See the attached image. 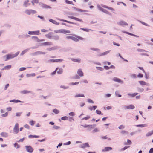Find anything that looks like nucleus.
<instances>
[{
	"label": "nucleus",
	"instance_id": "obj_47",
	"mask_svg": "<svg viewBox=\"0 0 153 153\" xmlns=\"http://www.w3.org/2000/svg\"><path fill=\"white\" fill-rule=\"evenodd\" d=\"M97 7L99 10L102 12L104 9L102 8L99 5H97Z\"/></svg>",
	"mask_w": 153,
	"mask_h": 153
},
{
	"label": "nucleus",
	"instance_id": "obj_57",
	"mask_svg": "<svg viewBox=\"0 0 153 153\" xmlns=\"http://www.w3.org/2000/svg\"><path fill=\"white\" fill-rule=\"evenodd\" d=\"M7 55H5L4 56L2 57V58H3V59L5 61H6L8 60V59L7 58Z\"/></svg>",
	"mask_w": 153,
	"mask_h": 153
},
{
	"label": "nucleus",
	"instance_id": "obj_30",
	"mask_svg": "<svg viewBox=\"0 0 153 153\" xmlns=\"http://www.w3.org/2000/svg\"><path fill=\"white\" fill-rule=\"evenodd\" d=\"M57 19L58 20H59V21L65 22H67V23H69L70 24H75L74 22H71L69 21H68L65 20H64V19H59V18Z\"/></svg>",
	"mask_w": 153,
	"mask_h": 153
},
{
	"label": "nucleus",
	"instance_id": "obj_10",
	"mask_svg": "<svg viewBox=\"0 0 153 153\" xmlns=\"http://www.w3.org/2000/svg\"><path fill=\"white\" fill-rule=\"evenodd\" d=\"M28 33L30 35H38L40 34V33H39V30L36 31H29L28 32Z\"/></svg>",
	"mask_w": 153,
	"mask_h": 153
},
{
	"label": "nucleus",
	"instance_id": "obj_17",
	"mask_svg": "<svg viewBox=\"0 0 153 153\" xmlns=\"http://www.w3.org/2000/svg\"><path fill=\"white\" fill-rule=\"evenodd\" d=\"M61 33L65 34L69 33L71 32L70 30L65 29H61Z\"/></svg>",
	"mask_w": 153,
	"mask_h": 153
},
{
	"label": "nucleus",
	"instance_id": "obj_40",
	"mask_svg": "<svg viewBox=\"0 0 153 153\" xmlns=\"http://www.w3.org/2000/svg\"><path fill=\"white\" fill-rule=\"evenodd\" d=\"M138 82L141 85H145L146 82L143 81H140Z\"/></svg>",
	"mask_w": 153,
	"mask_h": 153
},
{
	"label": "nucleus",
	"instance_id": "obj_1",
	"mask_svg": "<svg viewBox=\"0 0 153 153\" xmlns=\"http://www.w3.org/2000/svg\"><path fill=\"white\" fill-rule=\"evenodd\" d=\"M75 36L76 37L72 36H68L66 37V38L67 39H71L75 42H79V39L80 40L83 39V38L80 36L77 35H75Z\"/></svg>",
	"mask_w": 153,
	"mask_h": 153
},
{
	"label": "nucleus",
	"instance_id": "obj_37",
	"mask_svg": "<svg viewBox=\"0 0 153 153\" xmlns=\"http://www.w3.org/2000/svg\"><path fill=\"white\" fill-rule=\"evenodd\" d=\"M53 112L55 113V114H57L59 113L60 111L59 110L56 109H54L52 111Z\"/></svg>",
	"mask_w": 153,
	"mask_h": 153
},
{
	"label": "nucleus",
	"instance_id": "obj_9",
	"mask_svg": "<svg viewBox=\"0 0 153 153\" xmlns=\"http://www.w3.org/2000/svg\"><path fill=\"white\" fill-rule=\"evenodd\" d=\"M26 150L28 152L31 153L33 152V149L30 146H25Z\"/></svg>",
	"mask_w": 153,
	"mask_h": 153
},
{
	"label": "nucleus",
	"instance_id": "obj_27",
	"mask_svg": "<svg viewBox=\"0 0 153 153\" xmlns=\"http://www.w3.org/2000/svg\"><path fill=\"white\" fill-rule=\"evenodd\" d=\"M71 60L73 62H77L78 63H80L81 62V59H76L72 58L71 59Z\"/></svg>",
	"mask_w": 153,
	"mask_h": 153
},
{
	"label": "nucleus",
	"instance_id": "obj_2",
	"mask_svg": "<svg viewBox=\"0 0 153 153\" xmlns=\"http://www.w3.org/2000/svg\"><path fill=\"white\" fill-rule=\"evenodd\" d=\"M24 13L28 15H33L36 13V11L31 9H27L25 10Z\"/></svg>",
	"mask_w": 153,
	"mask_h": 153
},
{
	"label": "nucleus",
	"instance_id": "obj_45",
	"mask_svg": "<svg viewBox=\"0 0 153 153\" xmlns=\"http://www.w3.org/2000/svg\"><path fill=\"white\" fill-rule=\"evenodd\" d=\"M61 119L63 120H66L68 119V117L66 116L62 117H61Z\"/></svg>",
	"mask_w": 153,
	"mask_h": 153
},
{
	"label": "nucleus",
	"instance_id": "obj_20",
	"mask_svg": "<svg viewBox=\"0 0 153 153\" xmlns=\"http://www.w3.org/2000/svg\"><path fill=\"white\" fill-rule=\"evenodd\" d=\"M52 33H49L48 34H46L45 35V36L47 38L49 39H52Z\"/></svg>",
	"mask_w": 153,
	"mask_h": 153
},
{
	"label": "nucleus",
	"instance_id": "obj_51",
	"mask_svg": "<svg viewBox=\"0 0 153 153\" xmlns=\"http://www.w3.org/2000/svg\"><path fill=\"white\" fill-rule=\"evenodd\" d=\"M137 51L139 52H148V51H147L145 50H144L143 49H137Z\"/></svg>",
	"mask_w": 153,
	"mask_h": 153
},
{
	"label": "nucleus",
	"instance_id": "obj_26",
	"mask_svg": "<svg viewBox=\"0 0 153 153\" xmlns=\"http://www.w3.org/2000/svg\"><path fill=\"white\" fill-rule=\"evenodd\" d=\"M31 93V91H28L27 90H24L22 91H21L20 92V93L22 94H27L30 93Z\"/></svg>",
	"mask_w": 153,
	"mask_h": 153
},
{
	"label": "nucleus",
	"instance_id": "obj_29",
	"mask_svg": "<svg viewBox=\"0 0 153 153\" xmlns=\"http://www.w3.org/2000/svg\"><path fill=\"white\" fill-rule=\"evenodd\" d=\"M60 88L66 90L68 89L69 88V87L68 86H66L64 85H61L60 86Z\"/></svg>",
	"mask_w": 153,
	"mask_h": 153
},
{
	"label": "nucleus",
	"instance_id": "obj_64",
	"mask_svg": "<svg viewBox=\"0 0 153 153\" xmlns=\"http://www.w3.org/2000/svg\"><path fill=\"white\" fill-rule=\"evenodd\" d=\"M75 113L73 112H70L68 113V115L74 117L75 115Z\"/></svg>",
	"mask_w": 153,
	"mask_h": 153
},
{
	"label": "nucleus",
	"instance_id": "obj_15",
	"mask_svg": "<svg viewBox=\"0 0 153 153\" xmlns=\"http://www.w3.org/2000/svg\"><path fill=\"white\" fill-rule=\"evenodd\" d=\"M112 149V148L110 147H105L104 148L102 149V152H106L110 150H111Z\"/></svg>",
	"mask_w": 153,
	"mask_h": 153
},
{
	"label": "nucleus",
	"instance_id": "obj_32",
	"mask_svg": "<svg viewBox=\"0 0 153 153\" xmlns=\"http://www.w3.org/2000/svg\"><path fill=\"white\" fill-rule=\"evenodd\" d=\"M28 137L30 138H39V136L36 135H30L28 136Z\"/></svg>",
	"mask_w": 153,
	"mask_h": 153
},
{
	"label": "nucleus",
	"instance_id": "obj_42",
	"mask_svg": "<svg viewBox=\"0 0 153 153\" xmlns=\"http://www.w3.org/2000/svg\"><path fill=\"white\" fill-rule=\"evenodd\" d=\"M81 30H82L84 31H85L87 32H88L90 31H93L92 30L90 29H85V28H80Z\"/></svg>",
	"mask_w": 153,
	"mask_h": 153
},
{
	"label": "nucleus",
	"instance_id": "obj_23",
	"mask_svg": "<svg viewBox=\"0 0 153 153\" xmlns=\"http://www.w3.org/2000/svg\"><path fill=\"white\" fill-rule=\"evenodd\" d=\"M57 72L58 74H62L63 72V69L61 68H58V70L57 71Z\"/></svg>",
	"mask_w": 153,
	"mask_h": 153
},
{
	"label": "nucleus",
	"instance_id": "obj_25",
	"mask_svg": "<svg viewBox=\"0 0 153 153\" xmlns=\"http://www.w3.org/2000/svg\"><path fill=\"white\" fill-rule=\"evenodd\" d=\"M31 39L35 42H39L40 41V39L37 37L36 36H33Z\"/></svg>",
	"mask_w": 153,
	"mask_h": 153
},
{
	"label": "nucleus",
	"instance_id": "obj_63",
	"mask_svg": "<svg viewBox=\"0 0 153 153\" xmlns=\"http://www.w3.org/2000/svg\"><path fill=\"white\" fill-rule=\"evenodd\" d=\"M111 94H107L105 95L104 97L105 98H109L111 97Z\"/></svg>",
	"mask_w": 153,
	"mask_h": 153
},
{
	"label": "nucleus",
	"instance_id": "obj_33",
	"mask_svg": "<svg viewBox=\"0 0 153 153\" xmlns=\"http://www.w3.org/2000/svg\"><path fill=\"white\" fill-rule=\"evenodd\" d=\"M52 39H53L55 40H58L59 39V37L58 35H57L53 36H52Z\"/></svg>",
	"mask_w": 153,
	"mask_h": 153
},
{
	"label": "nucleus",
	"instance_id": "obj_53",
	"mask_svg": "<svg viewBox=\"0 0 153 153\" xmlns=\"http://www.w3.org/2000/svg\"><path fill=\"white\" fill-rule=\"evenodd\" d=\"M90 126H89V127H88V128L90 129V130H91V129L94 128L96 126V125H95V124L91 125H90Z\"/></svg>",
	"mask_w": 153,
	"mask_h": 153
},
{
	"label": "nucleus",
	"instance_id": "obj_61",
	"mask_svg": "<svg viewBox=\"0 0 153 153\" xmlns=\"http://www.w3.org/2000/svg\"><path fill=\"white\" fill-rule=\"evenodd\" d=\"M102 12L104 13H105L106 14H108L109 15H111V13H109L108 11L107 10L105 9H104Z\"/></svg>",
	"mask_w": 153,
	"mask_h": 153
},
{
	"label": "nucleus",
	"instance_id": "obj_34",
	"mask_svg": "<svg viewBox=\"0 0 153 153\" xmlns=\"http://www.w3.org/2000/svg\"><path fill=\"white\" fill-rule=\"evenodd\" d=\"M75 97H85V96L83 94H76L75 95Z\"/></svg>",
	"mask_w": 153,
	"mask_h": 153
},
{
	"label": "nucleus",
	"instance_id": "obj_59",
	"mask_svg": "<svg viewBox=\"0 0 153 153\" xmlns=\"http://www.w3.org/2000/svg\"><path fill=\"white\" fill-rule=\"evenodd\" d=\"M125 128V126L123 125H120L119 127H118V128L119 129H124V128Z\"/></svg>",
	"mask_w": 153,
	"mask_h": 153
},
{
	"label": "nucleus",
	"instance_id": "obj_21",
	"mask_svg": "<svg viewBox=\"0 0 153 153\" xmlns=\"http://www.w3.org/2000/svg\"><path fill=\"white\" fill-rule=\"evenodd\" d=\"M9 102H13L14 103H18V102H22L23 103L24 102L23 101H21L20 100H10Z\"/></svg>",
	"mask_w": 153,
	"mask_h": 153
},
{
	"label": "nucleus",
	"instance_id": "obj_16",
	"mask_svg": "<svg viewBox=\"0 0 153 153\" xmlns=\"http://www.w3.org/2000/svg\"><path fill=\"white\" fill-rule=\"evenodd\" d=\"M111 51V50H108L107 51L105 52H104L103 53H102L100 54H99L98 55V56H105V55H106L108 54V53H109Z\"/></svg>",
	"mask_w": 153,
	"mask_h": 153
},
{
	"label": "nucleus",
	"instance_id": "obj_11",
	"mask_svg": "<svg viewBox=\"0 0 153 153\" xmlns=\"http://www.w3.org/2000/svg\"><path fill=\"white\" fill-rule=\"evenodd\" d=\"M79 147L82 149H85L86 147H89L90 145L88 143H86L80 145Z\"/></svg>",
	"mask_w": 153,
	"mask_h": 153
},
{
	"label": "nucleus",
	"instance_id": "obj_36",
	"mask_svg": "<svg viewBox=\"0 0 153 153\" xmlns=\"http://www.w3.org/2000/svg\"><path fill=\"white\" fill-rule=\"evenodd\" d=\"M138 21L140 22L142 24L144 25L145 26H147V27H150V25H149L148 24L142 21H140V20H138Z\"/></svg>",
	"mask_w": 153,
	"mask_h": 153
},
{
	"label": "nucleus",
	"instance_id": "obj_8",
	"mask_svg": "<svg viewBox=\"0 0 153 153\" xmlns=\"http://www.w3.org/2000/svg\"><path fill=\"white\" fill-rule=\"evenodd\" d=\"M112 80L115 82L120 83L121 84H123V81L117 77H114L113 78Z\"/></svg>",
	"mask_w": 153,
	"mask_h": 153
},
{
	"label": "nucleus",
	"instance_id": "obj_4",
	"mask_svg": "<svg viewBox=\"0 0 153 153\" xmlns=\"http://www.w3.org/2000/svg\"><path fill=\"white\" fill-rule=\"evenodd\" d=\"M117 24L118 25L123 27L128 25V24L126 22L123 20H120L118 21L117 22Z\"/></svg>",
	"mask_w": 153,
	"mask_h": 153
},
{
	"label": "nucleus",
	"instance_id": "obj_31",
	"mask_svg": "<svg viewBox=\"0 0 153 153\" xmlns=\"http://www.w3.org/2000/svg\"><path fill=\"white\" fill-rule=\"evenodd\" d=\"M153 134V131L152 130V131L147 133H146V137H149L150 136L152 135Z\"/></svg>",
	"mask_w": 153,
	"mask_h": 153
},
{
	"label": "nucleus",
	"instance_id": "obj_19",
	"mask_svg": "<svg viewBox=\"0 0 153 153\" xmlns=\"http://www.w3.org/2000/svg\"><path fill=\"white\" fill-rule=\"evenodd\" d=\"M30 48H28L26 49H25L24 50H23L21 53L20 54V55L21 56H22L23 55L25 54L26 53H27L28 51L29 50Z\"/></svg>",
	"mask_w": 153,
	"mask_h": 153
},
{
	"label": "nucleus",
	"instance_id": "obj_48",
	"mask_svg": "<svg viewBox=\"0 0 153 153\" xmlns=\"http://www.w3.org/2000/svg\"><path fill=\"white\" fill-rule=\"evenodd\" d=\"M14 147L16 149H18L19 148L20 146L17 143H15L14 144Z\"/></svg>",
	"mask_w": 153,
	"mask_h": 153
},
{
	"label": "nucleus",
	"instance_id": "obj_5",
	"mask_svg": "<svg viewBox=\"0 0 153 153\" xmlns=\"http://www.w3.org/2000/svg\"><path fill=\"white\" fill-rule=\"evenodd\" d=\"M39 5L43 9H51V7L49 6L48 5L43 3L39 2Z\"/></svg>",
	"mask_w": 153,
	"mask_h": 153
},
{
	"label": "nucleus",
	"instance_id": "obj_28",
	"mask_svg": "<svg viewBox=\"0 0 153 153\" xmlns=\"http://www.w3.org/2000/svg\"><path fill=\"white\" fill-rule=\"evenodd\" d=\"M148 126L147 124H139L135 126H136L137 127H147Z\"/></svg>",
	"mask_w": 153,
	"mask_h": 153
},
{
	"label": "nucleus",
	"instance_id": "obj_14",
	"mask_svg": "<svg viewBox=\"0 0 153 153\" xmlns=\"http://www.w3.org/2000/svg\"><path fill=\"white\" fill-rule=\"evenodd\" d=\"M68 17L69 18L74 19L76 21H79V22H82V20L81 19H79L78 18H77L76 17H74L73 16H68Z\"/></svg>",
	"mask_w": 153,
	"mask_h": 153
},
{
	"label": "nucleus",
	"instance_id": "obj_56",
	"mask_svg": "<svg viewBox=\"0 0 153 153\" xmlns=\"http://www.w3.org/2000/svg\"><path fill=\"white\" fill-rule=\"evenodd\" d=\"M58 70V68H57L56 70L53 72H52L51 74V75H53L56 74V71Z\"/></svg>",
	"mask_w": 153,
	"mask_h": 153
},
{
	"label": "nucleus",
	"instance_id": "obj_55",
	"mask_svg": "<svg viewBox=\"0 0 153 153\" xmlns=\"http://www.w3.org/2000/svg\"><path fill=\"white\" fill-rule=\"evenodd\" d=\"M53 128L54 129L56 130L59 129L60 128V127L57 126L56 125H53Z\"/></svg>",
	"mask_w": 153,
	"mask_h": 153
},
{
	"label": "nucleus",
	"instance_id": "obj_35",
	"mask_svg": "<svg viewBox=\"0 0 153 153\" xmlns=\"http://www.w3.org/2000/svg\"><path fill=\"white\" fill-rule=\"evenodd\" d=\"M59 48V46L57 45L54 46L52 47H51L52 51H55L56 50H58Z\"/></svg>",
	"mask_w": 153,
	"mask_h": 153
},
{
	"label": "nucleus",
	"instance_id": "obj_6",
	"mask_svg": "<svg viewBox=\"0 0 153 153\" xmlns=\"http://www.w3.org/2000/svg\"><path fill=\"white\" fill-rule=\"evenodd\" d=\"M31 5L29 0H25L23 2L22 5L23 7H27Z\"/></svg>",
	"mask_w": 153,
	"mask_h": 153
},
{
	"label": "nucleus",
	"instance_id": "obj_24",
	"mask_svg": "<svg viewBox=\"0 0 153 153\" xmlns=\"http://www.w3.org/2000/svg\"><path fill=\"white\" fill-rule=\"evenodd\" d=\"M49 21L50 22L52 23L55 24V25H58L59 24V22H57L55 20H53L52 19H49Z\"/></svg>",
	"mask_w": 153,
	"mask_h": 153
},
{
	"label": "nucleus",
	"instance_id": "obj_58",
	"mask_svg": "<svg viewBox=\"0 0 153 153\" xmlns=\"http://www.w3.org/2000/svg\"><path fill=\"white\" fill-rule=\"evenodd\" d=\"M129 109H134L135 108V107L133 105H130L128 106Z\"/></svg>",
	"mask_w": 153,
	"mask_h": 153
},
{
	"label": "nucleus",
	"instance_id": "obj_44",
	"mask_svg": "<svg viewBox=\"0 0 153 153\" xmlns=\"http://www.w3.org/2000/svg\"><path fill=\"white\" fill-rule=\"evenodd\" d=\"M31 3L33 5H34L35 3H39V0H32Z\"/></svg>",
	"mask_w": 153,
	"mask_h": 153
},
{
	"label": "nucleus",
	"instance_id": "obj_7",
	"mask_svg": "<svg viewBox=\"0 0 153 153\" xmlns=\"http://www.w3.org/2000/svg\"><path fill=\"white\" fill-rule=\"evenodd\" d=\"M19 131V124L18 123H16L13 129V133L15 134H17L18 133Z\"/></svg>",
	"mask_w": 153,
	"mask_h": 153
},
{
	"label": "nucleus",
	"instance_id": "obj_62",
	"mask_svg": "<svg viewBox=\"0 0 153 153\" xmlns=\"http://www.w3.org/2000/svg\"><path fill=\"white\" fill-rule=\"evenodd\" d=\"M35 121H33V120L30 121L29 122V124L31 126L35 124Z\"/></svg>",
	"mask_w": 153,
	"mask_h": 153
},
{
	"label": "nucleus",
	"instance_id": "obj_43",
	"mask_svg": "<svg viewBox=\"0 0 153 153\" xmlns=\"http://www.w3.org/2000/svg\"><path fill=\"white\" fill-rule=\"evenodd\" d=\"M99 131V130L97 128H95L92 131V133H95Z\"/></svg>",
	"mask_w": 153,
	"mask_h": 153
},
{
	"label": "nucleus",
	"instance_id": "obj_38",
	"mask_svg": "<svg viewBox=\"0 0 153 153\" xmlns=\"http://www.w3.org/2000/svg\"><path fill=\"white\" fill-rule=\"evenodd\" d=\"M119 92L118 91H116L115 92V94L116 96H117L119 97H121L122 95L121 94H119Z\"/></svg>",
	"mask_w": 153,
	"mask_h": 153
},
{
	"label": "nucleus",
	"instance_id": "obj_12",
	"mask_svg": "<svg viewBox=\"0 0 153 153\" xmlns=\"http://www.w3.org/2000/svg\"><path fill=\"white\" fill-rule=\"evenodd\" d=\"M52 45V43L51 42H46L42 43L41 44L42 46H50Z\"/></svg>",
	"mask_w": 153,
	"mask_h": 153
},
{
	"label": "nucleus",
	"instance_id": "obj_49",
	"mask_svg": "<svg viewBox=\"0 0 153 153\" xmlns=\"http://www.w3.org/2000/svg\"><path fill=\"white\" fill-rule=\"evenodd\" d=\"M49 62H56V59H51L48 60Z\"/></svg>",
	"mask_w": 153,
	"mask_h": 153
},
{
	"label": "nucleus",
	"instance_id": "obj_13",
	"mask_svg": "<svg viewBox=\"0 0 153 153\" xmlns=\"http://www.w3.org/2000/svg\"><path fill=\"white\" fill-rule=\"evenodd\" d=\"M77 73L80 76L82 77L84 76L83 73L81 69H78Z\"/></svg>",
	"mask_w": 153,
	"mask_h": 153
},
{
	"label": "nucleus",
	"instance_id": "obj_50",
	"mask_svg": "<svg viewBox=\"0 0 153 153\" xmlns=\"http://www.w3.org/2000/svg\"><path fill=\"white\" fill-rule=\"evenodd\" d=\"M35 76V73L27 74L26 75V76L28 77H29L31 76Z\"/></svg>",
	"mask_w": 153,
	"mask_h": 153
},
{
	"label": "nucleus",
	"instance_id": "obj_18",
	"mask_svg": "<svg viewBox=\"0 0 153 153\" xmlns=\"http://www.w3.org/2000/svg\"><path fill=\"white\" fill-rule=\"evenodd\" d=\"M12 66L11 65H8L4 66L3 68L1 69V70H8L11 68Z\"/></svg>",
	"mask_w": 153,
	"mask_h": 153
},
{
	"label": "nucleus",
	"instance_id": "obj_41",
	"mask_svg": "<svg viewBox=\"0 0 153 153\" xmlns=\"http://www.w3.org/2000/svg\"><path fill=\"white\" fill-rule=\"evenodd\" d=\"M90 49L91 50L95 51L98 52H99L100 51V50L99 49L97 48H91Z\"/></svg>",
	"mask_w": 153,
	"mask_h": 153
},
{
	"label": "nucleus",
	"instance_id": "obj_54",
	"mask_svg": "<svg viewBox=\"0 0 153 153\" xmlns=\"http://www.w3.org/2000/svg\"><path fill=\"white\" fill-rule=\"evenodd\" d=\"M65 2L66 3L69 4L73 5V3L72 1H70L68 0H65Z\"/></svg>",
	"mask_w": 153,
	"mask_h": 153
},
{
	"label": "nucleus",
	"instance_id": "obj_22",
	"mask_svg": "<svg viewBox=\"0 0 153 153\" xmlns=\"http://www.w3.org/2000/svg\"><path fill=\"white\" fill-rule=\"evenodd\" d=\"M1 135L5 137H7L8 136V134L6 132H2L1 133Z\"/></svg>",
	"mask_w": 153,
	"mask_h": 153
},
{
	"label": "nucleus",
	"instance_id": "obj_39",
	"mask_svg": "<svg viewBox=\"0 0 153 153\" xmlns=\"http://www.w3.org/2000/svg\"><path fill=\"white\" fill-rule=\"evenodd\" d=\"M138 94L137 93H134L133 94L129 93L128 94V95L129 96H131L132 97H134Z\"/></svg>",
	"mask_w": 153,
	"mask_h": 153
},
{
	"label": "nucleus",
	"instance_id": "obj_52",
	"mask_svg": "<svg viewBox=\"0 0 153 153\" xmlns=\"http://www.w3.org/2000/svg\"><path fill=\"white\" fill-rule=\"evenodd\" d=\"M78 11L81 12H88V11L86 10H84L78 8Z\"/></svg>",
	"mask_w": 153,
	"mask_h": 153
},
{
	"label": "nucleus",
	"instance_id": "obj_46",
	"mask_svg": "<svg viewBox=\"0 0 153 153\" xmlns=\"http://www.w3.org/2000/svg\"><path fill=\"white\" fill-rule=\"evenodd\" d=\"M38 55L41 54H45L46 53L45 52H42L41 51H37Z\"/></svg>",
	"mask_w": 153,
	"mask_h": 153
},
{
	"label": "nucleus",
	"instance_id": "obj_3",
	"mask_svg": "<svg viewBox=\"0 0 153 153\" xmlns=\"http://www.w3.org/2000/svg\"><path fill=\"white\" fill-rule=\"evenodd\" d=\"M19 52L18 51L16 52L15 54H7V57L9 60L10 59H12L15 57H16L19 54Z\"/></svg>",
	"mask_w": 153,
	"mask_h": 153
},
{
	"label": "nucleus",
	"instance_id": "obj_60",
	"mask_svg": "<svg viewBox=\"0 0 153 153\" xmlns=\"http://www.w3.org/2000/svg\"><path fill=\"white\" fill-rule=\"evenodd\" d=\"M87 101L88 102L91 103H94V102L91 99L88 98L87 99Z\"/></svg>",
	"mask_w": 153,
	"mask_h": 153
}]
</instances>
